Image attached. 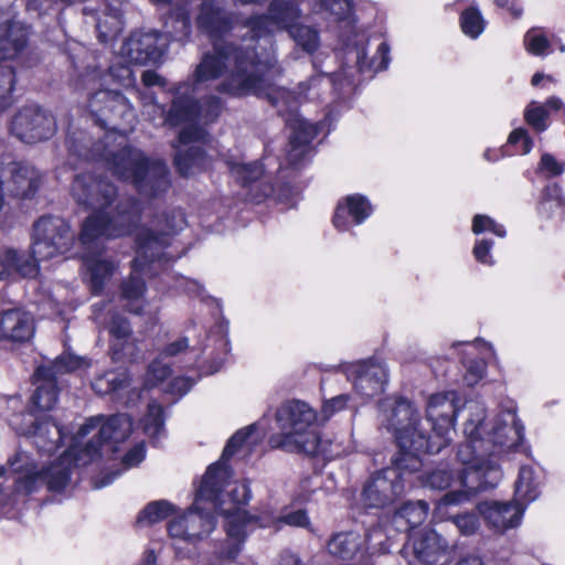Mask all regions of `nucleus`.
Here are the masks:
<instances>
[{
	"label": "nucleus",
	"instance_id": "obj_25",
	"mask_svg": "<svg viewBox=\"0 0 565 565\" xmlns=\"http://www.w3.org/2000/svg\"><path fill=\"white\" fill-rule=\"evenodd\" d=\"M143 214V205L139 199L128 195L119 199L114 207V225L120 237L132 235L139 230Z\"/></svg>",
	"mask_w": 565,
	"mask_h": 565
},
{
	"label": "nucleus",
	"instance_id": "obj_45",
	"mask_svg": "<svg viewBox=\"0 0 565 565\" xmlns=\"http://www.w3.org/2000/svg\"><path fill=\"white\" fill-rule=\"evenodd\" d=\"M142 273L143 271H135L131 269V273L128 275V277L121 280L119 285L121 299L127 301H135L143 297L147 291V285L142 278Z\"/></svg>",
	"mask_w": 565,
	"mask_h": 565
},
{
	"label": "nucleus",
	"instance_id": "obj_5",
	"mask_svg": "<svg viewBox=\"0 0 565 565\" xmlns=\"http://www.w3.org/2000/svg\"><path fill=\"white\" fill-rule=\"evenodd\" d=\"M74 242L75 235L65 218L45 214L32 225L31 245L28 253L40 265L41 262L70 252Z\"/></svg>",
	"mask_w": 565,
	"mask_h": 565
},
{
	"label": "nucleus",
	"instance_id": "obj_58",
	"mask_svg": "<svg viewBox=\"0 0 565 565\" xmlns=\"http://www.w3.org/2000/svg\"><path fill=\"white\" fill-rule=\"evenodd\" d=\"M119 426L120 420L118 416H111L100 425L95 437L100 440L104 446L110 445L111 443H117L120 440V438L117 436Z\"/></svg>",
	"mask_w": 565,
	"mask_h": 565
},
{
	"label": "nucleus",
	"instance_id": "obj_23",
	"mask_svg": "<svg viewBox=\"0 0 565 565\" xmlns=\"http://www.w3.org/2000/svg\"><path fill=\"white\" fill-rule=\"evenodd\" d=\"M40 273V265L25 250L0 247V280L19 276L34 278Z\"/></svg>",
	"mask_w": 565,
	"mask_h": 565
},
{
	"label": "nucleus",
	"instance_id": "obj_22",
	"mask_svg": "<svg viewBox=\"0 0 565 565\" xmlns=\"http://www.w3.org/2000/svg\"><path fill=\"white\" fill-rule=\"evenodd\" d=\"M320 127L305 119L296 120L291 125L289 137L288 162L297 168L303 164L306 157L312 151V141L318 137Z\"/></svg>",
	"mask_w": 565,
	"mask_h": 565
},
{
	"label": "nucleus",
	"instance_id": "obj_31",
	"mask_svg": "<svg viewBox=\"0 0 565 565\" xmlns=\"http://www.w3.org/2000/svg\"><path fill=\"white\" fill-rule=\"evenodd\" d=\"M84 265L89 276L90 291L93 295H100L106 282L114 275L117 264L111 258H103L98 254L88 255L84 258Z\"/></svg>",
	"mask_w": 565,
	"mask_h": 565
},
{
	"label": "nucleus",
	"instance_id": "obj_32",
	"mask_svg": "<svg viewBox=\"0 0 565 565\" xmlns=\"http://www.w3.org/2000/svg\"><path fill=\"white\" fill-rule=\"evenodd\" d=\"M393 494V483L381 477L380 472L364 484L362 491L365 505L375 509L388 507L394 501Z\"/></svg>",
	"mask_w": 565,
	"mask_h": 565
},
{
	"label": "nucleus",
	"instance_id": "obj_51",
	"mask_svg": "<svg viewBox=\"0 0 565 565\" xmlns=\"http://www.w3.org/2000/svg\"><path fill=\"white\" fill-rule=\"evenodd\" d=\"M471 231L476 235H480L484 232H491L500 238L507 236L505 227L486 214H476L472 217Z\"/></svg>",
	"mask_w": 565,
	"mask_h": 565
},
{
	"label": "nucleus",
	"instance_id": "obj_4",
	"mask_svg": "<svg viewBox=\"0 0 565 565\" xmlns=\"http://www.w3.org/2000/svg\"><path fill=\"white\" fill-rule=\"evenodd\" d=\"M227 62L232 63L228 76L216 85L215 90L230 97H257L269 87L266 81L267 66L256 49L226 42Z\"/></svg>",
	"mask_w": 565,
	"mask_h": 565
},
{
	"label": "nucleus",
	"instance_id": "obj_59",
	"mask_svg": "<svg viewBox=\"0 0 565 565\" xmlns=\"http://www.w3.org/2000/svg\"><path fill=\"white\" fill-rule=\"evenodd\" d=\"M322 3L338 22H344L353 12L352 0H322Z\"/></svg>",
	"mask_w": 565,
	"mask_h": 565
},
{
	"label": "nucleus",
	"instance_id": "obj_30",
	"mask_svg": "<svg viewBox=\"0 0 565 565\" xmlns=\"http://www.w3.org/2000/svg\"><path fill=\"white\" fill-rule=\"evenodd\" d=\"M173 166L182 178L204 172L210 166L207 151L201 146H189L173 156Z\"/></svg>",
	"mask_w": 565,
	"mask_h": 565
},
{
	"label": "nucleus",
	"instance_id": "obj_42",
	"mask_svg": "<svg viewBox=\"0 0 565 565\" xmlns=\"http://www.w3.org/2000/svg\"><path fill=\"white\" fill-rule=\"evenodd\" d=\"M288 34L294 39L297 45L301 46L306 52L313 53L319 47V32L308 25L297 21L288 29Z\"/></svg>",
	"mask_w": 565,
	"mask_h": 565
},
{
	"label": "nucleus",
	"instance_id": "obj_40",
	"mask_svg": "<svg viewBox=\"0 0 565 565\" xmlns=\"http://www.w3.org/2000/svg\"><path fill=\"white\" fill-rule=\"evenodd\" d=\"M227 164L235 182L242 188L250 186L254 182L258 181L264 173L263 166L257 161L249 163L230 161Z\"/></svg>",
	"mask_w": 565,
	"mask_h": 565
},
{
	"label": "nucleus",
	"instance_id": "obj_11",
	"mask_svg": "<svg viewBox=\"0 0 565 565\" xmlns=\"http://www.w3.org/2000/svg\"><path fill=\"white\" fill-rule=\"evenodd\" d=\"M87 107L96 125L107 128L109 124L118 126L120 121L134 117V107L119 90L98 89L89 95Z\"/></svg>",
	"mask_w": 565,
	"mask_h": 565
},
{
	"label": "nucleus",
	"instance_id": "obj_64",
	"mask_svg": "<svg viewBox=\"0 0 565 565\" xmlns=\"http://www.w3.org/2000/svg\"><path fill=\"white\" fill-rule=\"evenodd\" d=\"M111 78L122 87H130L135 83L131 67L125 64H115L109 67Z\"/></svg>",
	"mask_w": 565,
	"mask_h": 565
},
{
	"label": "nucleus",
	"instance_id": "obj_3",
	"mask_svg": "<svg viewBox=\"0 0 565 565\" xmlns=\"http://www.w3.org/2000/svg\"><path fill=\"white\" fill-rule=\"evenodd\" d=\"M420 417L414 403L397 396L391 404L387 427L394 430L397 454L393 466L401 472H416L424 466V433L418 428Z\"/></svg>",
	"mask_w": 565,
	"mask_h": 565
},
{
	"label": "nucleus",
	"instance_id": "obj_16",
	"mask_svg": "<svg viewBox=\"0 0 565 565\" xmlns=\"http://www.w3.org/2000/svg\"><path fill=\"white\" fill-rule=\"evenodd\" d=\"M170 92L173 95L169 109L164 115V124L175 128L184 124H198L201 119V103L186 83H179Z\"/></svg>",
	"mask_w": 565,
	"mask_h": 565
},
{
	"label": "nucleus",
	"instance_id": "obj_47",
	"mask_svg": "<svg viewBox=\"0 0 565 565\" xmlns=\"http://www.w3.org/2000/svg\"><path fill=\"white\" fill-rule=\"evenodd\" d=\"M58 394L57 384L38 385L31 396V405L40 412H49L56 405Z\"/></svg>",
	"mask_w": 565,
	"mask_h": 565
},
{
	"label": "nucleus",
	"instance_id": "obj_44",
	"mask_svg": "<svg viewBox=\"0 0 565 565\" xmlns=\"http://www.w3.org/2000/svg\"><path fill=\"white\" fill-rule=\"evenodd\" d=\"M524 47L533 56H544L551 53V42L543 28L534 26L524 34Z\"/></svg>",
	"mask_w": 565,
	"mask_h": 565
},
{
	"label": "nucleus",
	"instance_id": "obj_54",
	"mask_svg": "<svg viewBox=\"0 0 565 565\" xmlns=\"http://www.w3.org/2000/svg\"><path fill=\"white\" fill-rule=\"evenodd\" d=\"M479 516L481 515L478 512H465L461 514L458 513L456 515H450L449 519H451L452 523L458 527L462 535L469 536L478 532L480 527Z\"/></svg>",
	"mask_w": 565,
	"mask_h": 565
},
{
	"label": "nucleus",
	"instance_id": "obj_2",
	"mask_svg": "<svg viewBox=\"0 0 565 565\" xmlns=\"http://www.w3.org/2000/svg\"><path fill=\"white\" fill-rule=\"evenodd\" d=\"M276 422L280 433L270 436L271 448L309 457L322 452L317 413L307 403L295 399L282 404L277 408Z\"/></svg>",
	"mask_w": 565,
	"mask_h": 565
},
{
	"label": "nucleus",
	"instance_id": "obj_13",
	"mask_svg": "<svg viewBox=\"0 0 565 565\" xmlns=\"http://www.w3.org/2000/svg\"><path fill=\"white\" fill-rule=\"evenodd\" d=\"M168 44V38L160 31H135L124 42L122 52L130 63L147 65L161 61Z\"/></svg>",
	"mask_w": 565,
	"mask_h": 565
},
{
	"label": "nucleus",
	"instance_id": "obj_43",
	"mask_svg": "<svg viewBox=\"0 0 565 565\" xmlns=\"http://www.w3.org/2000/svg\"><path fill=\"white\" fill-rule=\"evenodd\" d=\"M228 480L224 483L226 484ZM230 489L223 494L224 487L221 490V500L225 501V505L231 503L228 509H243L252 499V490L247 481H235L230 484Z\"/></svg>",
	"mask_w": 565,
	"mask_h": 565
},
{
	"label": "nucleus",
	"instance_id": "obj_53",
	"mask_svg": "<svg viewBox=\"0 0 565 565\" xmlns=\"http://www.w3.org/2000/svg\"><path fill=\"white\" fill-rule=\"evenodd\" d=\"M534 146L532 137L527 130L520 127L513 129L508 137V147H513V154H527Z\"/></svg>",
	"mask_w": 565,
	"mask_h": 565
},
{
	"label": "nucleus",
	"instance_id": "obj_29",
	"mask_svg": "<svg viewBox=\"0 0 565 565\" xmlns=\"http://www.w3.org/2000/svg\"><path fill=\"white\" fill-rule=\"evenodd\" d=\"M166 35L169 41L185 43L192 34V21L188 3L177 2L164 18Z\"/></svg>",
	"mask_w": 565,
	"mask_h": 565
},
{
	"label": "nucleus",
	"instance_id": "obj_19",
	"mask_svg": "<svg viewBox=\"0 0 565 565\" xmlns=\"http://www.w3.org/2000/svg\"><path fill=\"white\" fill-rule=\"evenodd\" d=\"M28 433L33 437V443L41 455L52 456L65 444L64 426L50 415L36 417Z\"/></svg>",
	"mask_w": 565,
	"mask_h": 565
},
{
	"label": "nucleus",
	"instance_id": "obj_35",
	"mask_svg": "<svg viewBox=\"0 0 565 565\" xmlns=\"http://www.w3.org/2000/svg\"><path fill=\"white\" fill-rule=\"evenodd\" d=\"M15 84L17 72L13 62L2 58L0 61V114L12 105Z\"/></svg>",
	"mask_w": 565,
	"mask_h": 565
},
{
	"label": "nucleus",
	"instance_id": "obj_1",
	"mask_svg": "<svg viewBox=\"0 0 565 565\" xmlns=\"http://www.w3.org/2000/svg\"><path fill=\"white\" fill-rule=\"evenodd\" d=\"M65 147L67 163L72 169H78L84 163L106 161L118 181L132 185L138 194L148 199L160 198L171 186L167 163L148 157L143 150L131 145L108 152L102 139H95L83 129H68Z\"/></svg>",
	"mask_w": 565,
	"mask_h": 565
},
{
	"label": "nucleus",
	"instance_id": "obj_7",
	"mask_svg": "<svg viewBox=\"0 0 565 565\" xmlns=\"http://www.w3.org/2000/svg\"><path fill=\"white\" fill-rule=\"evenodd\" d=\"M458 406L454 392L437 393L426 401V420L431 430L426 434V455L439 454L450 444V431L455 427Z\"/></svg>",
	"mask_w": 565,
	"mask_h": 565
},
{
	"label": "nucleus",
	"instance_id": "obj_24",
	"mask_svg": "<svg viewBox=\"0 0 565 565\" xmlns=\"http://www.w3.org/2000/svg\"><path fill=\"white\" fill-rule=\"evenodd\" d=\"M93 212L88 214L81 225L78 239L82 245H90L99 239L119 238L114 218L106 212V209H92Z\"/></svg>",
	"mask_w": 565,
	"mask_h": 565
},
{
	"label": "nucleus",
	"instance_id": "obj_27",
	"mask_svg": "<svg viewBox=\"0 0 565 565\" xmlns=\"http://www.w3.org/2000/svg\"><path fill=\"white\" fill-rule=\"evenodd\" d=\"M78 455L66 449L56 461L41 469L42 482L51 492H62L70 483L72 466L76 465Z\"/></svg>",
	"mask_w": 565,
	"mask_h": 565
},
{
	"label": "nucleus",
	"instance_id": "obj_36",
	"mask_svg": "<svg viewBox=\"0 0 565 565\" xmlns=\"http://www.w3.org/2000/svg\"><path fill=\"white\" fill-rule=\"evenodd\" d=\"M514 493L525 504L534 501L539 494V482L535 470L531 466H522L519 470L518 479L514 486Z\"/></svg>",
	"mask_w": 565,
	"mask_h": 565
},
{
	"label": "nucleus",
	"instance_id": "obj_38",
	"mask_svg": "<svg viewBox=\"0 0 565 565\" xmlns=\"http://www.w3.org/2000/svg\"><path fill=\"white\" fill-rule=\"evenodd\" d=\"M177 508L167 500L151 501L138 513L137 524L147 523L149 525L159 523L174 515Z\"/></svg>",
	"mask_w": 565,
	"mask_h": 565
},
{
	"label": "nucleus",
	"instance_id": "obj_41",
	"mask_svg": "<svg viewBox=\"0 0 565 565\" xmlns=\"http://www.w3.org/2000/svg\"><path fill=\"white\" fill-rule=\"evenodd\" d=\"M327 547L331 555L341 559H350L358 550V543L352 533L340 532L331 536Z\"/></svg>",
	"mask_w": 565,
	"mask_h": 565
},
{
	"label": "nucleus",
	"instance_id": "obj_46",
	"mask_svg": "<svg viewBox=\"0 0 565 565\" xmlns=\"http://www.w3.org/2000/svg\"><path fill=\"white\" fill-rule=\"evenodd\" d=\"M166 413L163 406L152 401L147 406V412L143 416V431L145 434L157 437L164 428Z\"/></svg>",
	"mask_w": 565,
	"mask_h": 565
},
{
	"label": "nucleus",
	"instance_id": "obj_34",
	"mask_svg": "<svg viewBox=\"0 0 565 565\" xmlns=\"http://www.w3.org/2000/svg\"><path fill=\"white\" fill-rule=\"evenodd\" d=\"M270 21L286 30L301 18L298 0H271L268 6Z\"/></svg>",
	"mask_w": 565,
	"mask_h": 565
},
{
	"label": "nucleus",
	"instance_id": "obj_12",
	"mask_svg": "<svg viewBox=\"0 0 565 565\" xmlns=\"http://www.w3.org/2000/svg\"><path fill=\"white\" fill-rule=\"evenodd\" d=\"M0 182L12 198L25 200L35 196L42 184L39 170L21 161L0 164Z\"/></svg>",
	"mask_w": 565,
	"mask_h": 565
},
{
	"label": "nucleus",
	"instance_id": "obj_60",
	"mask_svg": "<svg viewBox=\"0 0 565 565\" xmlns=\"http://www.w3.org/2000/svg\"><path fill=\"white\" fill-rule=\"evenodd\" d=\"M278 522L280 524V530L284 525L294 526V527H307L310 525V519L305 509L287 511L282 510L281 514L278 515Z\"/></svg>",
	"mask_w": 565,
	"mask_h": 565
},
{
	"label": "nucleus",
	"instance_id": "obj_9",
	"mask_svg": "<svg viewBox=\"0 0 565 565\" xmlns=\"http://www.w3.org/2000/svg\"><path fill=\"white\" fill-rule=\"evenodd\" d=\"M10 131L25 143H35L53 137L56 131V120L51 113L39 105H28L12 117Z\"/></svg>",
	"mask_w": 565,
	"mask_h": 565
},
{
	"label": "nucleus",
	"instance_id": "obj_10",
	"mask_svg": "<svg viewBox=\"0 0 565 565\" xmlns=\"http://www.w3.org/2000/svg\"><path fill=\"white\" fill-rule=\"evenodd\" d=\"M71 193L78 205L85 209H107L117 198V186L105 175L92 172L74 177Z\"/></svg>",
	"mask_w": 565,
	"mask_h": 565
},
{
	"label": "nucleus",
	"instance_id": "obj_49",
	"mask_svg": "<svg viewBox=\"0 0 565 565\" xmlns=\"http://www.w3.org/2000/svg\"><path fill=\"white\" fill-rule=\"evenodd\" d=\"M172 369L160 359L152 360L147 366L142 388L152 390L170 377Z\"/></svg>",
	"mask_w": 565,
	"mask_h": 565
},
{
	"label": "nucleus",
	"instance_id": "obj_17",
	"mask_svg": "<svg viewBox=\"0 0 565 565\" xmlns=\"http://www.w3.org/2000/svg\"><path fill=\"white\" fill-rule=\"evenodd\" d=\"M481 440L479 429H472L465 443H461L456 452L459 462L466 467L467 476L462 478V484L468 488L471 493L487 491L495 484L489 483L486 479V472L478 463V454L475 447V441Z\"/></svg>",
	"mask_w": 565,
	"mask_h": 565
},
{
	"label": "nucleus",
	"instance_id": "obj_21",
	"mask_svg": "<svg viewBox=\"0 0 565 565\" xmlns=\"http://www.w3.org/2000/svg\"><path fill=\"white\" fill-rule=\"evenodd\" d=\"M354 391L362 397L372 398L385 390L387 375L380 365L365 361L352 365L349 370Z\"/></svg>",
	"mask_w": 565,
	"mask_h": 565
},
{
	"label": "nucleus",
	"instance_id": "obj_50",
	"mask_svg": "<svg viewBox=\"0 0 565 565\" xmlns=\"http://www.w3.org/2000/svg\"><path fill=\"white\" fill-rule=\"evenodd\" d=\"M548 116L550 113L546 107L535 102L530 103L524 110L525 122L537 132H542L547 129Z\"/></svg>",
	"mask_w": 565,
	"mask_h": 565
},
{
	"label": "nucleus",
	"instance_id": "obj_55",
	"mask_svg": "<svg viewBox=\"0 0 565 565\" xmlns=\"http://www.w3.org/2000/svg\"><path fill=\"white\" fill-rule=\"evenodd\" d=\"M135 343L132 339H109V356L114 363H124L132 355Z\"/></svg>",
	"mask_w": 565,
	"mask_h": 565
},
{
	"label": "nucleus",
	"instance_id": "obj_48",
	"mask_svg": "<svg viewBox=\"0 0 565 565\" xmlns=\"http://www.w3.org/2000/svg\"><path fill=\"white\" fill-rule=\"evenodd\" d=\"M408 531L402 554L405 557H413L419 564H424V532L418 525H411Z\"/></svg>",
	"mask_w": 565,
	"mask_h": 565
},
{
	"label": "nucleus",
	"instance_id": "obj_39",
	"mask_svg": "<svg viewBox=\"0 0 565 565\" xmlns=\"http://www.w3.org/2000/svg\"><path fill=\"white\" fill-rule=\"evenodd\" d=\"M131 377L128 371L107 372L96 380L94 388L99 395L119 393L130 386Z\"/></svg>",
	"mask_w": 565,
	"mask_h": 565
},
{
	"label": "nucleus",
	"instance_id": "obj_52",
	"mask_svg": "<svg viewBox=\"0 0 565 565\" xmlns=\"http://www.w3.org/2000/svg\"><path fill=\"white\" fill-rule=\"evenodd\" d=\"M107 330L109 339H132L134 330L128 318L121 313L114 312L110 316Z\"/></svg>",
	"mask_w": 565,
	"mask_h": 565
},
{
	"label": "nucleus",
	"instance_id": "obj_57",
	"mask_svg": "<svg viewBox=\"0 0 565 565\" xmlns=\"http://www.w3.org/2000/svg\"><path fill=\"white\" fill-rule=\"evenodd\" d=\"M224 108L221 97L211 95L206 96L201 104V118L205 124L215 122L221 116Z\"/></svg>",
	"mask_w": 565,
	"mask_h": 565
},
{
	"label": "nucleus",
	"instance_id": "obj_8",
	"mask_svg": "<svg viewBox=\"0 0 565 565\" xmlns=\"http://www.w3.org/2000/svg\"><path fill=\"white\" fill-rule=\"evenodd\" d=\"M256 424H250L244 428L236 430L226 441L221 457L211 463L202 477L199 495L211 500H216L220 495L222 487L233 475L230 465L234 455L242 449L249 437L255 433Z\"/></svg>",
	"mask_w": 565,
	"mask_h": 565
},
{
	"label": "nucleus",
	"instance_id": "obj_18",
	"mask_svg": "<svg viewBox=\"0 0 565 565\" xmlns=\"http://www.w3.org/2000/svg\"><path fill=\"white\" fill-rule=\"evenodd\" d=\"M476 509L486 524L500 533L519 526L524 513V507L516 501H481Z\"/></svg>",
	"mask_w": 565,
	"mask_h": 565
},
{
	"label": "nucleus",
	"instance_id": "obj_33",
	"mask_svg": "<svg viewBox=\"0 0 565 565\" xmlns=\"http://www.w3.org/2000/svg\"><path fill=\"white\" fill-rule=\"evenodd\" d=\"M201 501L202 500H198L196 493L193 507L190 509V512L185 514L188 531L194 534L193 542L207 536L215 527L214 510L204 511L199 507Z\"/></svg>",
	"mask_w": 565,
	"mask_h": 565
},
{
	"label": "nucleus",
	"instance_id": "obj_28",
	"mask_svg": "<svg viewBox=\"0 0 565 565\" xmlns=\"http://www.w3.org/2000/svg\"><path fill=\"white\" fill-rule=\"evenodd\" d=\"M212 52L203 54L201 62L194 71V78L198 83L217 79L227 68L226 42L212 44Z\"/></svg>",
	"mask_w": 565,
	"mask_h": 565
},
{
	"label": "nucleus",
	"instance_id": "obj_56",
	"mask_svg": "<svg viewBox=\"0 0 565 565\" xmlns=\"http://www.w3.org/2000/svg\"><path fill=\"white\" fill-rule=\"evenodd\" d=\"M454 479L451 469L449 468H437L428 469L426 466V487L445 490L447 489Z\"/></svg>",
	"mask_w": 565,
	"mask_h": 565
},
{
	"label": "nucleus",
	"instance_id": "obj_14",
	"mask_svg": "<svg viewBox=\"0 0 565 565\" xmlns=\"http://www.w3.org/2000/svg\"><path fill=\"white\" fill-rule=\"evenodd\" d=\"M198 29L212 42L224 43L235 28V14L221 7L216 0H203L196 17Z\"/></svg>",
	"mask_w": 565,
	"mask_h": 565
},
{
	"label": "nucleus",
	"instance_id": "obj_26",
	"mask_svg": "<svg viewBox=\"0 0 565 565\" xmlns=\"http://www.w3.org/2000/svg\"><path fill=\"white\" fill-rule=\"evenodd\" d=\"M212 504L214 512L225 518V532L230 539L235 540L238 544L245 542L247 530L250 525L249 512L245 509H226L225 501L221 500V494L216 500L201 498Z\"/></svg>",
	"mask_w": 565,
	"mask_h": 565
},
{
	"label": "nucleus",
	"instance_id": "obj_6",
	"mask_svg": "<svg viewBox=\"0 0 565 565\" xmlns=\"http://www.w3.org/2000/svg\"><path fill=\"white\" fill-rule=\"evenodd\" d=\"M161 220L164 222L163 228L154 230L143 224L135 232L136 256L130 262V268L135 271H145L150 265L167 260V249L171 246L178 230L168 213H163Z\"/></svg>",
	"mask_w": 565,
	"mask_h": 565
},
{
	"label": "nucleus",
	"instance_id": "obj_61",
	"mask_svg": "<svg viewBox=\"0 0 565 565\" xmlns=\"http://www.w3.org/2000/svg\"><path fill=\"white\" fill-rule=\"evenodd\" d=\"M493 245L494 242L491 238L477 239L472 248V255L476 262L486 266H492L494 264V259L491 255Z\"/></svg>",
	"mask_w": 565,
	"mask_h": 565
},
{
	"label": "nucleus",
	"instance_id": "obj_37",
	"mask_svg": "<svg viewBox=\"0 0 565 565\" xmlns=\"http://www.w3.org/2000/svg\"><path fill=\"white\" fill-rule=\"evenodd\" d=\"M487 24L478 6H469L459 14L460 30L469 39H478L484 32Z\"/></svg>",
	"mask_w": 565,
	"mask_h": 565
},
{
	"label": "nucleus",
	"instance_id": "obj_20",
	"mask_svg": "<svg viewBox=\"0 0 565 565\" xmlns=\"http://www.w3.org/2000/svg\"><path fill=\"white\" fill-rule=\"evenodd\" d=\"M34 332V319L29 312L18 308L0 312V341L26 343Z\"/></svg>",
	"mask_w": 565,
	"mask_h": 565
},
{
	"label": "nucleus",
	"instance_id": "obj_63",
	"mask_svg": "<svg viewBox=\"0 0 565 565\" xmlns=\"http://www.w3.org/2000/svg\"><path fill=\"white\" fill-rule=\"evenodd\" d=\"M487 374V363L483 359H472L468 362L465 381L472 386L480 382Z\"/></svg>",
	"mask_w": 565,
	"mask_h": 565
},
{
	"label": "nucleus",
	"instance_id": "obj_62",
	"mask_svg": "<svg viewBox=\"0 0 565 565\" xmlns=\"http://www.w3.org/2000/svg\"><path fill=\"white\" fill-rule=\"evenodd\" d=\"M168 534L171 537L181 539L185 542L193 543V533H189L185 514L178 516L168 522Z\"/></svg>",
	"mask_w": 565,
	"mask_h": 565
},
{
	"label": "nucleus",
	"instance_id": "obj_15",
	"mask_svg": "<svg viewBox=\"0 0 565 565\" xmlns=\"http://www.w3.org/2000/svg\"><path fill=\"white\" fill-rule=\"evenodd\" d=\"M374 212L369 198L361 193L340 198L335 204L331 223L338 232H349L362 225Z\"/></svg>",
	"mask_w": 565,
	"mask_h": 565
}]
</instances>
